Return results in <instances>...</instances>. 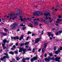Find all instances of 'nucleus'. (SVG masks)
Masks as SVG:
<instances>
[{
    "instance_id": "obj_1",
    "label": "nucleus",
    "mask_w": 62,
    "mask_h": 62,
    "mask_svg": "<svg viewBox=\"0 0 62 62\" xmlns=\"http://www.w3.org/2000/svg\"><path fill=\"white\" fill-rule=\"evenodd\" d=\"M47 61H50L51 60H55L56 61H58V62H60V57H56L55 59L54 57L52 58H51L50 56H48L47 57Z\"/></svg>"
},
{
    "instance_id": "obj_2",
    "label": "nucleus",
    "mask_w": 62,
    "mask_h": 62,
    "mask_svg": "<svg viewBox=\"0 0 62 62\" xmlns=\"http://www.w3.org/2000/svg\"><path fill=\"white\" fill-rule=\"evenodd\" d=\"M18 48H19V53H22V52L23 51V54H25L26 50V49H24V48H23L21 47H18Z\"/></svg>"
},
{
    "instance_id": "obj_3",
    "label": "nucleus",
    "mask_w": 62,
    "mask_h": 62,
    "mask_svg": "<svg viewBox=\"0 0 62 62\" xmlns=\"http://www.w3.org/2000/svg\"><path fill=\"white\" fill-rule=\"evenodd\" d=\"M11 26V29L14 30L17 27V26H18V25H17L16 23H13V25H12Z\"/></svg>"
},
{
    "instance_id": "obj_4",
    "label": "nucleus",
    "mask_w": 62,
    "mask_h": 62,
    "mask_svg": "<svg viewBox=\"0 0 62 62\" xmlns=\"http://www.w3.org/2000/svg\"><path fill=\"white\" fill-rule=\"evenodd\" d=\"M41 12L38 11H35V12L33 13V15L34 16H35L36 15L38 16L39 15H41Z\"/></svg>"
},
{
    "instance_id": "obj_5",
    "label": "nucleus",
    "mask_w": 62,
    "mask_h": 62,
    "mask_svg": "<svg viewBox=\"0 0 62 62\" xmlns=\"http://www.w3.org/2000/svg\"><path fill=\"white\" fill-rule=\"evenodd\" d=\"M38 59V56L37 55H36V56L32 58H31V62H34V60H36Z\"/></svg>"
},
{
    "instance_id": "obj_6",
    "label": "nucleus",
    "mask_w": 62,
    "mask_h": 62,
    "mask_svg": "<svg viewBox=\"0 0 62 62\" xmlns=\"http://www.w3.org/2000/svg\"><path fill=\"white\" fill-rule=\"evenodd\" d=\"M23 14V12L22 11L19 10L17 11V13L16 14V15H21V14Z\"/></svg>"
},
{
    "instance_id": "obj_7",
    "label": "nucleus",
    "mask_w": 62,
    "mask_h": 62,
    "mask_svg": "<svg viewBox=\"0 0 62 62\" xmlns=\"http://www.w3.org/2000/svg\"><path fill=\"white\" fill-rule=\"evenodd\" d=\"M15 15L13 13H12L11 14H9L8 16H7V18H8L9 17L10 18H11V17H12V16H14Z\"/></svg>"
},
{
    "instance_id": "obj_8",
    "label": "nucleus",
    "mask_w": 62,
    "mask_h": 62,
    "mask_svg": "<svg viewBox=\"0 0 62 62\" xmlns=\"http://www.w3.org/2000/svg\"><path fill=\"white\" fill-rule=\"evenodd\" d=\"M44 14L45 16H50V13H49L46 12Z\"/></svg>"
},
{
    "instance_id": "obj_9",
    "label": "nucleus",
    "mask_w": 62,
    "mask_h": 62,
    "mask_svg": "<svg viewBox=\"0 0 62 62\" xmlns=\"http://www.w3.org/2000/svg\"><path fill=\"white\" fill-rule=\"evenodd\" d=\"M0 33L1 35H2L4 36H6L7 35V33H5L2 32H0Z\"/></svg>"
},
{
    "instance_id": "obj_10",
    "label": "nucleus",
    "mask_w": 62,
    "mask_h": 62,
    "mask_svg": "<svg viewBox=\"0 0 62 62\" xmlns=\"http://www.w3.org/2000/svg\"><path fill=\"white\" fill-rule=\"evenodd\" d=\"M15 14V15L14 16H13L12 17H11L10 18L9 20H11V19L12 18L13 20H15V18H17V16H14V17H13V16H14L15 15V14Z\"/></svg>"
},
{
    "instance_id": "obj_11",
    "label": "nucleus",
    "mask_w": 62,
    "mask_h": 62,
    "mask_svg": "<svg viewBox=\"0 0 62 62\" xmlns=\"http://www.w3.org/2000/svg\"><path fill=\"white\" fill-rule=\"evenodd\" d=\"M41 21H43L44 23H45L46 22V20H45V18L44 17H43V18H42L41 19Z\"/></svg>"
},
{
    "instance_id": "obj_12",
    "label": "nucleus",
    "mask_w": 62,
    "mask_h": 62,
    "mask_svg": "<svg viewBox=\"0 0 62 62\" xmlns=\"http://www.w3.org/2000/svg\"><path fill=\"white\" fill-rule=\"evenodd\" d=\"M57 20V21L56 22V23H60L61 21V20L59 19H58Z\"/></svg>"
},
{
    "instance_id": "obj_13",
    "label": "nucleus",
    "mask_w": 62,
    "mask_h": 62,
    "mask_svg": "<svg viewBox=\"0 0 62 62\" xmlns=\"http://www.w3.org/2000/svg\"><path fill=\"white\" fill-rule=\"evenodd\" d=\"M39 40H40V38H37L35 40V43H38V42H39Z\"/></svg>"
},
{
    "instance_id": "obj_14",
    "label": "nucleus",
    "mask_w": 62,
    "mask_h": 62,
    "mask_svg": "<svg viewBox=\"0 0 62 62\" xmlns=\"http://www.w3.org/2000/svg\"><path fill=\"white\" fill-rule=\"evenodd\" d=\"M60 50H59L58 49L57 51H56L55 52V54H58L59 53H60Z\"/></svg>"
},
{
    "instance_id": "obj_15",
    "label": "nucleus",
    "mask_w": 62,
    "mask_h": 62,
    "mask_svg": "<svg viewBox=\"0 0 62 62\" xmlns=\"http://www.w3.org/2000/svg\"><path fill=\"white\" fill-rule=\"evenodd\" d=\"M34 24L35 25H38L39 24V22L37 21H35Z\"/></svg>"
},
{
    "instance_id": "obj_16",
    "label": "nucleus",
    "mask_w": 62,
    "mask_h": 62,
    "mask_svg": "<svg viewBox=\"0 0 62 62\" xmlns=\"http://www.w3.org/2000/svg\"><path fill=\"white\" fill-rule=\"evenodd\" d=\"M23 36H24L23 35H21L19 39V40H21L22 39H23Z\"/></svg>"
},
{
    "instance_id": "obj_17",
    "label": "nucleus",
    "mask_w": 62,
    "mask_h": 62,
    "mask_svg": "<svg viewBox=\"0 0 62 62\" xmlns=\"http://www.w3.org/2000/svg\"><path fill=\"white\" fill-rule=\"evenodd\" d=\"M45 48H43V49H42V52L43 54H44V52H45Z\"/></svg>"
},
{
    "instance_id": "obj_18",
    "label": "nucleus",
    "mask_w": 62,
    "mask_h": 62,
    "mask_svg": "<svg viewBox=\"0 0 62 62\" xmlns=\"http://www.w3.org/2000/svg\"><path fill=\"white\" fill-rule=\"evenodd\" d=\"M19 17H20V19H21V21L22 22L23 21V19H22V18L23 17V16H19Z\"/></svg>"
},
{
    "instance_id": "obj_19",
    "label": "nucleus",
    "mask_w": 62,
    "mask_h": 62,
    "mask_svg": "<svg viewBox=\"0 0 62 62\" xmlns=\"http://www.w3.org/2000/svg\"><path fill=\"white\" fill-rule=\"evenodd\" d=\"M7 41V40L6 39H4L3 40V43L2 44H4V45L6 44V43Z\"/></svg>"
},
{
    "instance_id": "obj_20",
    "label": "nucleus",
    "mask_w": 62,
    "mask_h": 62,
    "mask_svg": "<svg viewBox=\"0 0 62 62\" xmlns=\"http://www.w3.org/2000/svg\"><path fill=\"white\" fill-rule=\"evenodd\" d=\"M14 39H19V37H14Z\"/></svg>"
},
{
    "instance_id": "obj_21",
    "label": "nucleus",
    "mask_w": 62,
    "mask_h": 62,
    "mask_svg": "<svg viewBox=\"0 0 62 62\" xmlns=\"http://www.w3.org/2000/svg\"><path fill=\"white\" fill-rule=\"evenodd\" d=\"M2 45L3 47V49H5L6 48V46H4L5 45H4V44H2Z\"/></svg>"
},
{
    "instance_id": "obj_22",
    "label": "nucleus",
    "mask_w": 62,
    "mask_h": 62,
    "mask_svg": "<svg viewBox=\"0 0 62 62\" xmlns=\"http://www.w3.org/2000/svg\"><path fill=\"white\" fill-rule=\"evenodd\" d=\"M9 54H12L13 55L14 54V52L12 51L9 52Z\"/></svg>"
},
{
    "instance_id": "obj_23",
    "label": "nucleus",
    "mask_w": 62,
    "mask_h": 62,
    "mask_svg": "<svg viewBox=\"0 0 62 62\" xmlns=\"http://www.w3.org/2000/svg\"><path fill=\"white\" fill-rule=\"evenodd\" d=\"M45 60L46 62H49L48 61H48V58H45L44 59Z\"/></svg>"
},
{
    "instance_id": "obj_24",
    "label": "nucleus",
    "mask_w": 62,
    "mask_h": 62,
    "mask_svg": "<svg viewBox=\"0 0 62 62\" xmlns=\"http://www.w3.org/2000/svg\"><path fill=\"white\" fill-rule=\"evenodd\" d=\"M16 59L17 60L19 61V60L20 59V58H19V57L18 56L16 57Z\"/></svg>"
},
{
    "instance_id": "obj_25",
    "label": "nucleus",
    "mask_w": 62,
    "mask_h": 62,
    "mask_svg": "<svg viewBox=\"0 0 62 62\" xmlns=\"http://www.w3.org/2000/svg\"><path fill=\"white\" fill-rule=\"evenodd\" d=\"M29 25H28V26H30V27H33V24H31V23H30L29 24Z\"/></svg>"
},
{
    "instance_id": "obj_26",
    "label": "nucleus",
    "mask_w": 62,
    "mask_h": 62,
    "mask_svg": "<svg viewBox=\"0 0 62 62\" xmlns=\"http://www.w3.org/2000/svg\"><path fill=\"white\" fill-rule=\"evenodd\" d=\"M47 45V43H45L44 44V47L45 48H46Z\"/></svg>"
},
{
    "instance_id": "obj_27",
    "label": "nucleus",
    "mask_w": 62,
    "mask_h": 62,
    "mask_svg": "<svg viewBox=\"0 0 62 62\" xmlns=\"http://www.w3.org/2000/svg\"><path fill=\"white\" fill-rule=\"evenodd\" d=\"M48 37H50L51 36V32H48Z\"/></svg>"
},
{
    "instance_id": "obj_28",
    "label": "nucleus",
    "mask_w": 62,
    "mask_h": 62,
    "mask_svg": "<svg viewBox=\"0 0 62 62\" xmlns=\"http://www.w3.org/2000/svg\"><path fill=\"white\" fill-rule=\"evenodd\" d=\"M29 43V42H26L24 44H25V45H28V44Z\"/></svg>"
},
{
    "instance_id": "obj_29",
    "label": "nucleus",
    "mask_w": 62,
    "mask_h": 62,
    "mask_svg": "<svg viewBox=\"0 0 62 62\" xmlns=\"http://www.w3.org/2000/svg\"><path fill=\"white\" fill-rule=\"evenodd\" d=\"M23 61H25V60H26V58H24L22 59Z\"/></svg>"
},
{
    "instance_id": "obj_30",
    "label": "nucleus",
    "mask_w": 62,
    "mask_h": 62,
    "mask_svg": "<svg viewBox=\"0 0 62 62\" xmlns=\"http://www.w3.org/2000/svg\"><path fill=\"white\" fill-rule=\"evenodd\" d=\"M35 50H36L35 48H33V49H32L33 53H35Z\"/></svg>"
},
{
    "instance_id": "obj_31",
    "label": "nucleus",
    "mask_w": 62,
    "mask_h": 62,
    "mask_svg": "<svg viewBox=\"0 0 62 62\" xmlns=\"http://www.w3.org/2000/svg\"><path fill=\"white\" fill-rule=\"evenodd\" d=\"M25 47L27 49H28V47L29 48H30V47L28 45L26 46Z\"/></svg>"
},
{
    "instance_id": "obj_32",
    "label": "nucleus",
    "mask_w": 62,
    "mask_h": 62,
    "mask_svg": "<svg viewBox=\"0 0 62 62\" xmlns=\"http://www.w3.org/2000/svg\"><path fill=\"white\" fill-rule=\"evenodd\" d=\"M14 53L16 54H18V51H15L14 52Z\"/></svg>"
},
{
    "instance_id": "obj_33",
    "label": "nucleus",
    "mask_w": 62,
    "mask_h": 62,
    "mask_svg": "<svg viewBox=\"0 0 62 62\" xmlns=\"http://www.w3.org/2000/svg\"><path fill=\"white\" fill-rule=\"evenodd\" d=\"M4 30L5 31V32H7V31H8V29H7L6 28L4 29Z\"/></svg>"
},
{
    "instance_id": "obj_34",
    "label": "nucleus",
    "mask_w": 62,
    "mask_h": 62,
    "mask_svg": "<svg viewBox=\"0 0 62 62\" xmlns=\"http://www.w3.org/2000/svg\"><path fill=\"white\" fill-rule=\"evenodd\" d=\"M44 18L46 20H47L48 19V17H44Z\"/></svg>"
},
{
    "instance_id": "obj_35",
    "label": "nucleus",
    "mask_w": 62,
    "mask_h": 62,
    "mask_svg": "<svg viewBox=\"0 0 62 62\" xmlns=\"http://www.w3.org/2000/svg\"><path fill=\"white\" fill-rule=\"evenodd\" d=\"M4 55H8V53H4Z\"/></svg>"
},
{
    "instance_id": "obj_36",
    "label": "nucleus",
    "mask_w": 62,
    "mask_h": 62,
    "mask_svg": "<svg viewBox=\"0 0 62 62\" xmlns=\"http://www.w3.org/2000/svg\"><path fill=\"white\" fill-rule=\"evenodd\" d=\"M12 60L13 62H15L16 61L15 59H12Z\"/></svg>"
},
{
    "instance_id": "obj_37",
    "label": "nucleus",
    "mask_w": 62,
    "mask_h": 62,
    "mask_svg": "<svg viewBox=\"0 0 62 62\" xmlns=\"http://www.w3.org/2000/svg\"><path fill=\"white\" fill-rule=\"evenodd\" d=\"M58 33H60V34H61V33L62 32V31H58Z\"/></svg>"
},
{
    "instance_id": "obj_38",
    "label": "nucleus",
    "mask_w": 62,
    "mask_h": 62,
    "mask_svg": "<svg viewBox=\"0 0 62 62\" xmlns=\"http://www.w3.org/2000/svg\"><path fill=\"white\" fill-rule=\"evenodd\" d=\"M6 58H9V57L8 56V55L7 56H6Z\"/></svg>"
},
{
    "instance_id": "obj_39",
    "label": "nucleus",
    "mask_w": 62,
    "mask_h": 62,
    "mask_svg": "<svg viewBox=\"0 0 62 62\" xmlns=\"http://www.w3.org/2000/svg\"><path fill=\"white\" fill-rule=\"evenodd\" d=\"M46 23V24H48L49 23V22L48 21H46V23Z\"/></svg>"
},
{
    "instance_id": "obj_40",
    "label": "nucleus",
    "mask_w": 62,
    "mask_h": 62,
    "mask_svg": "<svg viewBox=\"0 0 62 62\" xmlns=\"http://www.w3.org/2000/svg\"><path fill=\"white\" fill-rule=\"evenodd\" d=\"M6 56H4L3 57V59H6Z\"/></svg>"
},
{
    "instance_id": "obj_41",
    "label": "nucleus",
    "mask_w": 62,
    "mask_h": 62,
    "mask_svg": "<svg viewBox=\"0 0 62 62\" xmlns=\"http://www.w3.org/2000/svg\"><path fill=\"white\" fill-rule=\"evenodd\" d=\"M23 45H24V43H22L20 45V46L21 47H22Z\"/></svg>"
},
{
    "instance_id": "obj_42",
    "label": "nucleus",
    "mask_w": 62,
    "mask_h": 62,
    "mask_svg": "<svg viewBox=\"0 0 62 62\" xmlns=\"http://www.w3.org/2000/svg\"><path fill=\"white\" fill-rule=\"evenodd\" d=\"M20 26H25V25H23V24H21Z\"/></svg>"
},
{
    "instance_id": "obj_43",
    "label": "nucleus",
    "mask_w": 62,
    "mask_h": 62,
    "mask_svg": "<svg viewBox=\"0 0 62 62\" xmlns=\"http://www.w3.org/2000/svg\"><path fill=\"white\" fill-rule=\"evenodd\" d=\"M31 34V32L30 31H28V34Z\"/></svg>"
},
{
    "instance_id": "obj_44",
    "label": "nucleus",
    "mask_w": 62,
    "mask_h": 62,
    "mask_svg": "<svg viewBox=\"0 0 62 62\" xmlns=\"http://www.w3.org/2000/svg\"><path fill=\"white\" fill-rule=\"evenodd\" d=\"M10 41V40H6V42L7 43H9V42Z\"/></svg>"
},
{
    "instance_id": "obj_45",
    "label": "nucleus",
    "mask_w": 62,
    "mask_h": 62,
    "mask_svg": "<svg viewBox=\"0 0 62 62\" xmlns=\"http://www.w3.org/2000/svg\"><path fill=\"white\" fill-rule=\"evenodd\" d=\"M59 9L60 10L62 9V4L61 5V7Z\"/></svg>"
},
{
    "instance_id": "obj_46",
    "label": "nucleus",
    "mask_w": 62,
    "mask_h": 62,
    "mask_svg": "<svg viewBox=\"0 0 62 62\" xmlns=\"http://www.w3.org/2000/svg\"><path fill=\"white\" fill-rule=\"evenodd\" d=\"M54 50H56V46L54 47Z\"/></svg>"
},
{
    "instance_id": "obj_47",
    "label": "nucleus",
    "mask_w": 62,
    "mask_h": 62,
    "mask_svg": "<svg viewBox=\"0 0 62 62\" xmlns=\"http://www.w3.org/2000/svg\"><path fill=\"white\" fill-rule=\"evenodd\" d=\"M28 50L29 51H32V49H31V48H29Z\"/></svg>"
},
{
    "instance_id": "obj_48",
    "label": "nucleus",
    "mask_w": 62,
    "mask_h": 62,
    "mask_svg": "<svg viewBox=\"0 0 62 62\" xmlns=\"http://www.w3.org/2000/svg\"><path fill=\"white\" fill-rule=\"evenodd\" d=\"M51 36L52 38H54V34H51Z\"/></svg>"
},
{
    "instance_id": "obj_49",
    "label": "nucleus",
    "mask_w": 62,
    "mask_h": 62,
    "mask_svg": "<svg viewBox=\"0 0 62 62\" xmlns=\"http://www.w3.org/2000/svg\"><path fill=\"white\" fill-rule=\"evenodd\" d=\"M58 50H62V46Z\"/></svg>"
},
{
    "instance_id": "obj_50",
    "label": "nucleus",
    "mask_w": 62,
    "mask_h": 62,
    "mask_svg": "<svg viewBox=\"0 0 62 62\" xmlns=\"http://www.w3.org/2000/svg\"><path fill=\"white\" fill-rule=\"evenodd\" d=\"M6 20V19L5 18H2V21L3 22H4V20Z\"/></svg>"
},
{
    "instance_id": "obj_51",
    "label": "nucleus",
    "mask_w": 62,
    "mask_h": 62,
    "mask_svg": "<svg viewBox=\"0 0 62 62\" xmlns=\"http://www.w3.org/2000/svg\"><path fill=\"white\" fill-rule=\"evenodd\" d=\"M55 28V30H58V29H59V28H58V27H57Z\"/></svg>"
},
{
    "instance_id": "obj_52",
    "label": "nucleus",
    "mask_w": 62,
    "mask_h": 62,
    "mask_svg": "<svg viewBox=\"0 0 62 62\" xmlns=\"http://www.w3.org/2000/svg\"><path fill=\"white\" fill-rule=\"evenodd\" d=\"M49 54L50 55V56H52V55H53V54L52 53H49Z\"/></svg>"
},
{
    "instance_id": "obj_53",
    "label": "nucleus",
    "mask_w": 62,
    "mask_h": 62,
    "mask_svg": "<svg viewBox=\"0 0 62 62\" xmlns=\"http://www.w3.org/2000/svg\"><path fill=\"white\" fill-rule=\"evenodd\" d=\"M27 20H32V18H27Z\"/></svg>"
},
{
    "instance_id": "obj_54",
    "label": "nucleus",
    "mask_w": 62,
    "mask_h": 62,
    "mask_svg": "<svg viewBox=\"0 0 62 62\" xmlns=\"http://www.w3.org/2000/svg\"><path fill=\"white\" fill-rule=\"evenodd\" d=\"M44 56H45V57H47V54L46 53L45 54Z\"/></svg>"
},
{
    "instance_id": "obj_55",
    "label": "nucleus",
    "mask_w": 62,
    "mask_h": 62,
    "mask_svg": "<svg viewBox=\"0 0 62 62\" xmlns=\"http://www.w3.org/2000/svg\"><path fill=\"white\" fill-rule=\"evenodd\" d=\"M17 46H18V42H17L15 44Z\"/></svg>"
},
{
    "instance_id": "obj_56",
    "label": "nucleus",
    "mask_w": 62,
    "mask_h": 62,
    "mask_svg": "<svg viewBox=\"0 0 62 62\" xmlns=\"http://www.w3.org/2000/svg\"><path fill=\"white\" fill-rule=\"evenodd\" d=\"M25 27H23L22 29V30H25Z\"/></svg>"
},
{
    "instance_id": "obj_57",
    "label": "nucleus",
    "mask_w": 62,
    "mask_h": 62,
    "mask_svg": "<svg viewBox=\"0 0 62 62\" xmlns=\"http://www.w3.org/2000/svg\"><path fill=\"white\" fill-rule=\"evenodd\" d=\"M23 21H25V20H27V19L26 18H24L23 19Z\"/></svg>"
},
{
    "instance_id": "obj_58",
    "label": "nucleus",
    "mask_w": 62,
    "mask_h": 62,
    "mask_svg": "<svg viewBox=\"0 0 62 62\" xmlns=\"http://www.w3.org/2000/svg\"><path fill=\"white\" fill-rule=\"evenodd\" d=\"M39 20V19L38 18L37 19H34V21H36V20Z\"/></svg>"
},
{
    "instance_id": "obj_59",
    "label": "nucleus",
    "mask_w": 62,
    "mask_h": 62,
    "mask_svg": "<svg viewBox=\"0 0 62 62\" xmlns=\"http://www.w3.org/2000/svg\"><path fill=\"white\" fill-rule=\"evenodd\" d=\"M0 60L2 61H3V60H4V59L3 58H0Z\"/></svg>"
},
{
    "instance_id": "obj_60",
    "label": "nucleus",
    "mask_w": 62,
    "mask_h": 62,
    "mask_svg": "<svg viewBox=\"0 0 62 62\" xmlns=\"http://www.w3.org/2000/svg\"><path fill=\"white\" fill-rule=\"evenodd\" d=\"M53 19H52L50 21V23H51L53 21Z\"/></svg>"
},
{
    "instance_id": "obj_61",
    "label": "nucleus",
    "mask_w": 62,
    "mask_h": 62,
    "mask_svg": "<svg viewBox=\"0 0 62 62\" xmlns=\"http://www.w3.org/2000/svg\"><path fill=\"white\" fill-rule=\"evenodd\" d=\"M41 49H40V48L39 49V50H38V52H40V51H41Z\"/></svg>"
},
{
    "instance_id": "obj_62",
    "label": "nucleus",
    "mask_w": 62,
    "mask_h": 62,
    "mask_svg": "<svg viewBox=\"0 0 62 62\" xmlns=\"http://www.w3.org/2000/svg\"><path fill=\"white\" fill-rule=\"evenodd\" d=\"M55 35H58V32H57L56 33H55Z\"/></svg>"
},
{
    "instance_id": "obj_63",
    "label": "nucleus",
    "mask_w": 62,
    "mask_h": 62,
    "mask_svg": "<svg viewBox=\"0 0 62 62\" xmlns=\"http://www.w3.org/2000/svg\"><path fill=\"white\" fill-rule=\"evenodd\" d=\"M43 33H44V32H43V31H42L41 34L42 35H43Z\"/></svg>"
},
{
    "instance_id": "obj_64",
    "label": "nucleus",
    "mask_w": 62,
    "mask_h": 62,
    "mask_svg": "<svg viewBox=\"0 0 62 62\" xmlns=\"http://www.w3.org/2000/svg\"><path fill=\"white\" fill-rule=\"evenodd\" d=\"M26 60H28L29 59V58H26Z\"/></svg>"
}]
</instances>
